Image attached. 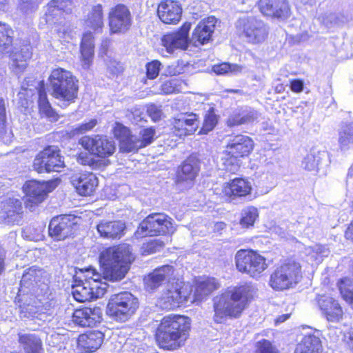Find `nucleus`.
Segmentation results:
<instances>
[{
    "label": "nucleus",
    "instance_id": "bb28decb",
    "mask_svg": "<svg viewBox=\"0 0 353 353\" xmlns=\"http://www.w3.org/2000/svg\"><path fill=\"white\" fill-rule=\"evenodd\" d=\"M96 229L99 236L103 239L119 240L122 238L126 230L125 223L121 220H101Z\"/></svg>",
    "mask_w": 353,
    "mask_h": 353
},
{
    "label": "nucleus",
    "instance_id": "f3484780",
    "mask_svg": "<svg viewBox=\"0 0 353 353\" xmlns=\"http://www.w3.org/2000/svg\"><path fill=\"white\" fill-rule=\"evenodd\" d=\"M79 218L72 214H61L52 219L48 233L54 241H61L74 236L79 229Z\"/></svg>",
    "mask_w": 353,
    "mask_h": 353
},
{
    "label": "nucleus",
    "instance_id": "680f3d73",
    "mask_svg": "<svg viewBox=\"0 0 353 353\" xmlns=\"http://www.w3.org/2000/svg\"><path fill=\"white\" fill-rule=\"evenodd\" d=\"M148 112L149 117L153 121H158L161 119L162 111L160 109L153 107L148 110Z\"/></svg>",
    "mask_w": 353,
    "mask_h": 353
},
{
    "label": "nucleus",
    "instance_id": "20e7f679",
    "mask_svg": "<svg viewBox=\"0 0 353 353\" xmlns=\"http://www.w3.org/2000/svg\"><path fill=\"white\" fill-rule=\"evenodd\" d=\"M78 143L88 153H77V161L80 165L89 166L92 170L103 169L108 166L110 163L109 158L116 151L114 141L105 135H84L78 140Z\"/></svg>",
    "mask_w": 353,
    "mask_h": 353
},
{
    "label": "nucleus",
    "instance_id": "f03ea898",
    "mask_svg": "<svg viewBox=\"0 0 353 353\" xmlns=\"http://www.w3.org/2000/svg\"><path fill=\"white\" fill-rule=\"evenodd\" d=\"M255 291L252 284L245 282L235 286L228 287L214 302L213 320L220 324L228 317L239 318L244 310L254 299Z\"/></svg>",
    "mask_w": 353,
    "mask_h": 353
},
{
    "label": "nucleus",
    "instance_id": "a878e982",
    "mask_svg": "<svg viewBox=\"0 0 353 353\" xmlns=\"http://www.w3.org/2000/svg\"><path fill=\"white\" fill-rule=\"evenodd\" d=\"M72 183L79 195L91 196L96 192L99 179L94 173L85 172L74 176Z\"/></svg>",
    "mask_w": 353,
    "mask_h": 353
},
{
    "label": "nucleus",
    "instance_id": "473e14b6",
    "mask_svg": "<svg viewBox=\"0 0 353 353\" xmlns=\"http://www.w3.org/2000/svg\"><path fill=\"white\" fill-rule=\"evenodd\" d=\"M114 137L118 141L119 149L125 153L131 152L133 134L130 129L123 124L116 122L112 130Z\"/></svg>",
    "mask_w": 353,
    "mask_h": 353
},
{
    "label": "nucleus",
    "instance_id": "58836bf2",
    "mask_svg": "<svg viewBox=\"0 0 353 353\" xmlns=\"http://www.w3.org/2000/svg\"><path fill=\"white\" fill-rule=\"evenodd\" d=\"M259 216V212L256 207L252 205L248 206L241 211L239 221V225L243 229L252 228Z\"/></svg>",
    "mask_w": 353,
    "mask_h": 353
},
{
    "label": "nucleus",
    "instance_id": "f704fd0d",
    "mask_svg": "<svg viewBox=\"0 0 353 353\" xmlns=\"http://www.w3.org/2000/svg\"><path fill=\"white\" fill-rule=\"evenodd\" d=\"M85 24L91 29L94 33H101L104 28V14L103 6L100 3L92 7L87 14Z\"/></svg>",
    "mask_w": 353,
    "mask_h": 353
},
{
    "label": "nucleus",
    "instance_id": "ddd939ff",
    "mask_svg": "<svg viewBox=\"0 0 353 353\" xmlns=\"http://www.w3.org/2000/svg\"><path fill=\"white\" fill-rule=\"evenodd\" d=\"M199 116L193 112H180L168 120V128L170 134L176 140H184L197 132Z\"/></svg>",
    "mask_w": 353,
    "mask_h": 353
},
{
    "label": "nucleus",
    "instance_id": "412c9836",
    "mask_svg": "<svg viewBox=\"0 0 353 353\" xmlns=\"http://www.w3.org/2000/svg\"><path fill=\"white\" fill-rule=\"evenodd\" d=\"M256 7L266 19L285 20L291 14L288 0H258Z\"/></svg>",
    "mask_w": 353,
    "mask_h": 353
},
{
    "label": "nucleus",
    "instance_id": "6e6d98bb",
    "mask_svg": "<svg viewBox=\"0 0 353 353\" xmlns=\"http://www.w3.org/2000/svg\"><path fill=\"white\" fill-rule=\"evenodd\" d=\"M38 270L34 268H29L25 270L22 275L21 283L32 284L38 281Z\"/></svg>",
    "mask_w": 353,
    "mask_h": 353
},
{
    "label": "nucleus",
    "instance_id": "338daca9",
    "mask_svg": "<svg viewBox=\"0 0 353 353\" xmlns=\"http://www.w3.org/2000/svg\"><path fill=\"white\" fill-rule=\"evenodd\" d=\"M111 43V39H105L102 41L101 45V49L103 50L104 53H105L110 46Z\"/></svg>",
    "mask_w": 353,
    "mask_h": 353
},
{
    "label": "nucleus",
    "instance_id": "bf43d9fd",
    "mask_svg": "<svg viewBox=\"0 0 353 353\" xmlns=\"http://www.w3.org/2000/svg\"><path fill=\"white\" fill-rule=\"evenodd\" d=\"M290 88L294 93H299L303 90L304 82L300 79H294L290 81Z\"/></svg>",
    "mask_w": 353,
    "mask_h": 353
},
{
    "label": "nucleus",
    "instance_id": "69168bd1",
    "mask_svg": "<svg viewBox=\"0 0 353 353\" xmlns=\"http://www.w3.org/2000/svg\"><path fill=\"white\" fill-rule=\"evenodd\" d=\"M345 236L347 240L353 242V220L348 225L345 232Z\"/></svg>",
    "mask_w": 353,
    "mask_h": 353
},
{
    "label": "nucleus",
    "instance_id": "e433bc0d",
    "mask_svg": "<svg viewBox=\"0 0 353 353\" xmlns=\"http://www.w3.org/2000/svg\"><path fill=\"white\" fill-rule=\"evenodd\" d=\"M321 341L314 334H307L303 336L299 342L294 353H321Z\"/></svg>",
    "mask_w": 353,
    "mask_h": 353
},
{
    "label": "nucleus",
    "instance_id": "8fccbe9b",
    "mask_svg": "<svg viewBox=\"0 0 353 353\" xmlns=\"http://www.w3.org/2000/svg\"><path fill=\"white\" fill-rule=\"evenodd\" d=\"M181 81L176 79H169L162 83L160 90L163 94H172L181 92Z\"/></svg>",
    "mask_w": 353,
    "mask_h": 353
},
{
    "label": "nucleus",
    "instance_id": "0eeeda50",
    "mask_svg": "<svg viewBox=\"0 0 353 353\" xmlns=\"http://www.w3.org/2000/svg\"><path fill=\"white\" fill-rule=\"evenodd\" d=\"M175 231L173 219L163 212H152L138 225L134 233L136 239L145 237L172 235Z\"/></svg>",
    "mask_w": 353,
    "mask_h": 353
},
{
    "label": "nucleus",
    "instance_id": "4468645a",
    "mask_svg": "<svg viewBox=\"0 0 353 353\" xmlns=\"http://www.w3.org/2000/svg\"><path fill=\"white\" fill-rule=\"evenodd\" d=\"M73 3L74 0H50L47 4L48 10L45 14L46 22L55 26L57 34L63 41L72 38V31L65 23L57 22L56 11L70 14L72 12L71 7Z\"/></svg>",
    "mask_w": 353,
    "mask_h": 353
},
{
    "label": "nucleus",
    "instance_id": "c85d7f7f",
    "mask_svg": "<svg viewBox=\"0 0 353 353\" xmlns=\"http://www.w3.org/2000/svg\"><path fill=\"white\" fill-rule=\"evenodd\" d=\"M104 334L99 330H88L79 335L77 347L85 353H92L99 350L103 344Z\"/></svg>",
    "mask_w": 353,
    "mask_h": 353
},
{
    "label": "nucleus",
    "instance_id": "6e6552de",
    "mask_svg": "<svg viewBox=\"0 0 353 353\" xmlns=\"http://www.w3.org/2000/svg\"><path fill=\"white\" fill-rule=\"evenodd\" d=\"M192 291L190 285L183 279L170 278L159 298V303L163 309L168 311L185 307L191 297Z\"/></svg>",
    "mask_w": 353,
    "mask_h": 353
},
{
    "label": "nucleus",
    "instance_id": "4be33fe9",
    "mask_svg": "<svg viewBox=\"0 0 353 353\" xmlns=\"http://www.w3.org/2000/svg\"><path fill=\"white\" fill-rule=\"evenodd\" d=\"M216 22L213 16L201 20L194 28L191 38H189L190 43L194 47H200L211 42Z\"/></svg>",
    "mask_w": 353,
    "mask_h": 353
},
{
    "label": "nucleus",
    "instance_id": "a18cd8bd",
    "mask_svg": "<svg viewBox=\"0 0 353 353\" xmlns=\"http://www.w3.org/2000/svg\"><path fill=\"white\" fill-rule=\"evenodd\" d=\"M336 285L342 298L348 303L353 304V280L347 276L343 277Z\"/></svg>",
    "mask_w": 353,
    "mask_h": 353
},
{
    "label": "nucleus",
    "instance_id": "e2e57ef3",
    "mask_svg": "<svg viewBox=\"0 0 353 353\" xmlns=\"http://www.w3.org/2000/svg\"><path fill=\"white\" fill-rule=\"evenodd\" d=\"M6 252L0 244V276L5 272L6 270Z\"/></svg>",
    "mask_w": 353,
    "mask_h": 353
},
{
    "label": "nucleus",
    "instance_id": "4c0bfd02",
    "mask_svg": "<svg viewBox=\"0 0 353 353\" xmlns=\"http://www.w3.org/2000/svg\"><path fill=\"white\" fill-rule=\"evenodd\" d=\"M32 57V52L29 49H21L12 55V69L16 74L23 73L28 65V61Z\"/></svg>",
    "mask_w": 353,
    "mask_h": 353
},
{
    "label": "nucleus",
    "instance_id": "9d476101",
    "mask_svg": "<svg viewBox=\"0 0 353 353\" xmlns=\"http://www.w3.org/2000/svg\"><path fill=\"white\" fill-rule=\"evenodd\" d=\"M139 307L138 299L132 293L123 291L110 297L105 312L114 321L124 323L136 313Z\"/></svg>",
    "mask_w": 353,
    "mask_h": 353
},
{
    "label": "nucleus",
    "instance_id": "3c124183",
    "mask_svg": "<svg viewBox=\"0 0 353 353\" xmlns=\"http://www.w3.org/2000/svg\"><path fill=\"white\" fill-rule=\"evenodd\" d=\"M339 143L342 145L353 143V123L345 125L339 133Z\"/></svg>",
    "mask_w": 353,
    "mask_h": 353
},
{
    "label": "nucleus",
    "instance_id": "c9c22d12",
    "mask_svg": "<svg viewBox=\"0 0 353 353\" xmlns=\"http://www.w3.org/2000/svg\"><path fill=\"white\" fill-rule=\"evenodd\" d=\"M156 128L154 126L143 127L137 138L133 136L131 152L137 153L140 149L145 148L152 144L156 139Z\"/></svg>",
    "mask_w": 353,
    "mask_h": 353
},
{
    "label": "nucleus",
    "instance_id": "4d7b16f0",
    "mask_svg": "<svg viewBox=\"0 0 353 353\" xmlns=\"http://www.w3.org/2000/svg\"><path fill=\"white\" fill-rule=\"evenodd\" d=\"M230 63L228 62H222L214 64L212 67V70L217 75H225L229 73Z\"/></svg>",
    "mask_w": 353,
    "mask_h": 353
},
{
    "label": "nucleus",
    "instance_id": "de8ad7c7",
    "mask_svg": "<svg viewBox=\"0 0 353 353\" xmlns=\"http://www.w3.org/2000/svg\"><path fill=\"white\" fill-rule=\"evenodd\" d=\"M320 153V151L315 149L310 150L302 162L305 170L307 171H318L319 165L321 161V158L319 157Z\"/></svg>",
    "mask_w": 353,
    "mask_h": 353
},
{
    "label": "nucleus",
    "instance_id": "c03bdc74",
    "mask_svg": "<svg viewBox=\"0 0 353 353\" xmlns=\"http://www.w3.org/2000/svg\"><path fill=\"white\" fill-rule=\"evenodd\" d=\"M190 68V63L183 59H177L168 64L165 70L164 75L172 77L185 74Z\"/></svg>",
    "mask_w": 353,
    "mask_h": 353
},
{
    "label": "nucleus",
    "instance_id": "cd10ccee",
    "mask_svg": "<svg viewBox=\"0 0 353 353\" xmlns=\"http://www.w3.org/2000/svg\"><path fill=\"white\" fill-rule=\"evenodd\" d=\"M175 269L171 265H163L154 269L143 279L144 288L146 291L152 292L158 289L168 277L174 274Z\"/></svg>",
    "mask_w": 353,
    "mask_h": 353
},
{
    "label": "nucleus",
    "instance_id": "a211bd4d",
    "mask_svg": "<svg viewBox=\"0 0 353 353\" xmlns=\"http://www.w3.org/2000/svg\"><path fill=\"white\" fill-rule=\"evenodd\" d=\"M109 31L111 34H124L129 31L133 23L130 8L123 3L112 6L108 14Z\"/></svg>",
    "mask_w": 353,
    "mask_h": 353
},
{
    "label": "nucleus",
    "instance_id": "7ed1b4c3",
    "mask_svg": "<svg viewBox=\"0 0 353 353\" xmlns=\"http://www.w3.org/2000/svg\"><path fill=\"white\" fill-rule=\"evenodd\" d=\"M191 321L181 314H168L159 321L154 332V339L159 349L175 351L184 346L189 338Z\"/></svg>",
    "mask_w": 353,
    "mask_h": 353
},
{
    "label": "nucleus",
    "instance_id": "9b49d317",
    "mask_svg": "<svg viewBox=\"0 0 353 353\" xmlns=\"http://www.w3.org/2000/svg\"><path fill=\"white\" fill-rule=\"evenodd\" d=\"M236 270L252 279L260 278L268 268L267 259L256 250L242 248L234 255Z\"/></svg>",
    "mask_w": 353,
    "mask_h": 353
},
{
    "label": "nucleus",
    "instance_id": "b1692460",
    "mask_svg": "<svg viewBox=\"0 0 353 353\" xmlns=\"http://www.w3.org/2000/svg\"><path fill=\"white\" fill-rule=\"evenodd\" d=\"M157 16L165 24H177L182 16V7L177 0H162L157 6Z\"/></svg>",
    "mask_w": 353,
    "mask_h": 353
},
{
    "label": "nucleus",
    "instance_id": "39448f33",
    "mask_svg": "<svg viewBox=\"0 0 353 353\" xmlns=\"http://www.w3.org/2000/svg\"><path fill=\"white\" fill-rule=\"evenodd\" d=\"M48 80L52 97L65 105L76 102L79 97V81L71 71L57 67L52 70Z\"/></svg>",
    "mask_w": 353,
    "mask_h": 353
},
{
    "label": "nucleus",
    "instance_id": "ea45409f",
    "mask_svg": "<svg viewBox=\"0 0 353 353\" xmlns=\"http://www.w3.org/2000/svg\"><path fill=\"white\" fill-rule=\"evenodd\" d=\"M14 43V30L8 23L0 21V52H8Z\"/></svg>",
    "mask_w": 353,
    "mask_h": 353
},
{
    "label": "nucleus",
    "instance_id": "f8f14e48",
    "mask_svg": "<svg viewBox=\"0 0 353 353\" xmlns=\"http://www.w3.org/2000/svg\"><path fill=\"white\" fill-rule=\"evenodd\" d=\"M201 161L195 153L188 156L176 168L173 186L178 193L192 188L201 172Z\"/></svg>",
    "mask_w": 353,
    "mask_h": 353
},
{
    "label": "nucleus",
    "instance_id": "f257e3e1",
    "mask_svg": "<svg viewBox=\"0 0 353 353\" xmlns=\"http://www.w3.org/2000/svg\"><path fill=\"white\" fill-rule=\"evenodd\" d=\"M135 260L136 255L129 244L119 243L104 248L99 254L102 274L92 266L80 269L72 286L73 298L79 303H85L102 297L107 288L102 277L111 282L121 281Z\"/></svg>",
    "mask_w": 353,
    "mask_h": 353
},
{
    "label": "nucleus",
    "instance_id": "5701e85b",
    "mask_svg": "<svg viewBox=\"0 0 353 353\" xmlns=\"http://www.w3.org/2000/svg\"><path fill=\"white\" fill-rule=\"evenodd\" d=\"M252 192V186L250 181L244 177L230 179L222 188L223 197L230 201L249 196Z\"/></svg>",
    "mask_w": 353,
    "mask_h": 353
},
{
    "label": "nucleus",
    "instance_id": "6ab92c4d",
    "mask_svg": "<svg viewBox=\"0 0 353 353\" xmlns=\"http://www.w3.org/2000/svg\"><path fill=\"white\" fill-rule=\"evenodd\" d=\"M190 22H184L176 30L166 32L161 39V44L167 52L172 54L176 50H186L188 48Z\"/></svg>",
    "mask_w": 353,
    "mask_h": 353
},
{
    "label": "nucleus",
    "instance_id": "dca6fc26",
    "mask_svg": "<svg viewBox=\"0 0 353 353\" xmlns=\"http://www.w3.org/2000/svg\"><path fill=\"white\" fill-rule=\"evenodd\" d=\"M55 188L54 183L51 181H38L30 180L25 183L23 186V191L25 194V208L30 211H33L48 197V193L51 192Z\"/></svg>",
    "mask_w": 353,
    "mask_h": 353
},
{
    "label": "nucleus",
    "instance_id": "774afa93",
    "mask_svg": "<svg viewBox=\"0 0 353 353\" xmlns=\"http://www.w3.org/2000/svg\"><path fill=\"white\" fill-rule=\"evenodd\" d=\"M285 90V86L283 83H279L276 85L274 88V91L276 93H281Z\"/></svg>",
    "mask_w": 353,
    "mask_h": 353
},
{
    "label": "nucleus",
    "instance_id": "79ce46f5",
    "mask_svg": "<svg viewBox=\"0 0 353 353\" xmlns=\"http://www.w3.org/2000/svg\"><path fill=\"white\" fill-rule=\"evenodd\" d=\"M98 120L95 118L91 119L88 121L79 124L76 128L70 130H66L63 134V137L70 140L80 134H85L94 130L97 125Z\"/></svg>",
    "mask_w": 353,
    "mask_h": 353
},
{
    "label": "nucleus",
    "instance_id": "2eb2a0df",
    "mask_svg": "<svg viewBox=\"0 0 353 353\" xmlns=\"http://www.w3.org/2000/svg\"><path fill=\"white\" fill-rule=\"evenodd\" d=\"M32 166L38 173L59 172L65 163L57 146L47 145L36 155Z\"/></svg>",
    "mask_w": 353,
    "mask_h": 353
},
{
    "label": "nucleus",
    "instance_id": "052dcab7",
    "mask_svg": "<svg viewBox=\"0 0 353 353\" xmlns=\"http://www.w3.org/2000/svg\"><path fill=\"white\" fill-rule=\"evenodd\" d=\"M38 92V103L45 101H49L48 99L47 92L46 90L45 83L40 81L37 86Z\"/></svg>",
    "mask_w": 353,
    "mask_h": 353
},
{
    "label": "nucleus",
    "instance_id": "13d9d810",
    "mask_svg": "<svg viewBox=\"0 0 353 353\" xmlns=\"http://www.w3.org/2000/svg\"><path fill=\"white\" fill-rule=\"evenodd\" d=\"M7 125V116L6 101L3 97H0V126L6 128Z\"/></svg>",
    "mask_w": 353,
    "mask_h": 353
},
{
    "label": "nucleus",
    "instance_id": "a19ab883",
    "mask_svg": "<svg viewBox=\"0 0 353 353\" xmlns=\"http://www.w3.org/2000/svg\"><path fill=\"white\" fill-rule=\"evenodd\" d=\"M219 121V116L216 114L215 109L213 107L210 108L203 117L202 125L199 130V135H205L212 131Z\"/></svg>",
    "mask_w": 353,
    "mask_h": 353
},
{
    "label": "nucleus",
    "instance_id": "2f4dec72",
    "mask_svg": "<svg viewBox=\"0 0 353 353\" xmlns=\"http://www.w3.org/2000/svg\"><path fill=\"white\" fill-rule=\"evenodd\" d=\"M94 37L93 32L86 31L83 33L80 42L81 61L84 68H89L94 57Z\"/></svg>",
    "mask_w": 353,
    "mask_h": 353
},
{
    "label": "nucleus",
    "instance_id": "423d86ee",
    "mask_svg": "<svg viewBox=\"0 0 353 353\" xmlns=\"http://www.w3.org/2000/svg\"><path fill=\"white\" fill-rule=\"evenodd\" d=\"M254 148V142L250 137L241 134L232 136L223 151L222 163L225 170L235 174L241 165V160L248 158Z\"/></svg>",
    "mask_w": 353,
    "mask_h": 353
},
{
    "label": "nucleus",
    "instance_id": "603ef678",
    "mask_svg": "<svg viewBox=\"0 0 353 353\" xmlns=\"http://www.w3.org/2000/svg\"><path fill=\"white\" fill-rule=\"evenodd\" d=\"M161 63L157 59L152 60L145 65V74L148 79L153 80L156 79L161 70Z\"/></svg>",
    "mask_w": 353,
    "mask_h": 353
},
{
    "label": "nucleus",
    "instance_id": "7c9ffc66",
    "mask_svg": "<svg viewBox=\"0 0 353 353\" xmlns=\"http://www.w3.org/2000/svg\"><path fill=\"white\" fill-rule=\"evenodd\" d=\"M220 288V283L214 277H205L195 282L191 303H199Z\"/></svg>",
    "mask_w": 353,
    "mask_h": 353
},
{
    "label": "nucleus",
    "instance_id": "393cba45",
    "mask_svg": "<svg viewBox=\"0 0 353 353\" xmlns=\"http://www.w3.org/2000/svg\"><path fill=\"white\" fill-rule=\"evenodd\" d=\"M101 319L102 312L99 307L81 306L75 309L72 315L73 323L83 327L94 326Z\"/></svg>",
    "mask_w": 353,
    "mask_h": 353
},
{
    "label": "nucleus",
    "instance_id": "864d4df0",
    "mask_svg": "<svg viewBox=\"0 0 353 353\" xmlns=\"http://www.w3.org/2000/svg\"><path fill=\"white\" fill-rule=\"evenodd\" d=\"M34 92L26 88H21L18 93V103L22 108H27L32 103Z\"/></svg>",
    "mask_w": 353,
    "mask_h": 353
},
{
    "label": "nucleus",
    "instance_id": "72a5a7b5",
    "mask_svg": "<svg viewBox=\"0 0 353 353\" xmlns=\"http://www.w3.org/2000/svg\"><path fill=\"white\" fill-rule=\"evenodd\" d=\"M18 343L25 353H44L41 339L35 334L19 333Z\"/></svg>",
    "mask_w": 353,
    "mask_h": 353
},
{
    "label": "nucleus",
    "instance_id": "09e8293b",
    "mask_svg": "<svg viewBox=\"0 0 353 353\" xmlns=\"http://www.w3.org/2000/svg\"><path fill=\"white\" fill-rule=\"evenodd\" d=\"M38 109L41 117H46L52 122H56L59 119V115L52 107L49 101L39 103Z\"/></svg>",
    "mask_w": 353,
    "mask_h": 353
},
{
    "label": "nucleus",
    "instance_id": "49530a36",
    "mask_svg": "<svg viewBox=\"0 0 353 353\" xmlns=\"http://www.w3.org/2000/svg\"><path fill=\"white\" fill-rule=\"evenodd\" d=\"M165 246V243L159 239H153L143 243L140 247V254L142 256H148L161 250Z\"/></svg>",
    "mask_w": 353,
    "mask_h": 353
},
{
    "label": "nucleus",
    "instance_id": "37998d69",
    "mask_svg": "<svg viewBox=\"0 0 353 353\" xmlns=\"http://www.w3.org/2000/svg\"><path fill=\"white\" fill-rule=\"evenodd\" d=\"M254 117L250 113L243 110H237L230 114L225 121V124L229 128H234L251 122Z\"/></svg>",
    "mask_w": 353,
    "mask_h": 353
},
{
    "label": "nucleus",
    "instance_id": "0e129e2a",
    "mask_svg": "<svg viewBox=\"0 0 353 353\" xmlns=\"http://www.w3.org/2000/svg\"><path fill=\"white\" fill-rule=\"evenodd\" d=\"M230 71L229 72L238 74L243 72V66L236 63H230Z\"/></svg>",
    "mask_w": 353,
    "mask_h": 353
},
{
    "label": "nucleus",
    "instance_id": "5fc2aeb1",
    "mask_svg": "<svg viewBox=\"0 0 353 353\" xmlns=\"http://www.w3.org/2000/svg\"><path fill=\"white\" fill-rule=\"evenodd\" d=\"M256 353H279L278 350L272 344V343L265 339H263L256 343Z\"/></svg>",
    "mask_w": 353,
    "mask_h": 353
},
{
    "label": "nucleus",
    "instance_id": "c756f323",
    "mask_svg": "<svg viewBox=\"0 0 353 353\" xmlns=\"http://www.w3.org/2000/svg\"><path fill=\"white\" fill-rule=\"evenodd\" d=\"M317 303L328 321L339 322L343 319V312L336 300L321 295L318 298Z\"/></svg>",
    "mask_w": 353,
    "mask_h": 353
},
{
    "label": "nucleus",
    "instance_id": "aec40b11",
    "mask_svg": "<svg viewBox=\"0 0 353 353\" xmlns=\"http://www.w3.org/2000/svg\"><path fill=\"white\" fill-rule=\"evenodd\" d=\"M239 28L250 43H261L268 37V30L266 25L263 21L253 17L240 19L239 20Z\"/></svg>",
    "mask_w": 353,
    "mask_h": 353
},
{
    "label": "nucleus",
    "instance_id": "1a4fd4ad",
    "mask_svg": "<svg viewBox=\"0 0 353 353\" xmlns=\"http://www.w3.org/2000/svg\"><path fill=\"white\" fill-rule=\"evenodd\" d=\"M302 277L300 263L285 259L278 264L270 276L269 285L276 291H283L297 284Z\"/></svg>",
    "mask_w": 353,
    "mask_h": 353
}]
</instances>
